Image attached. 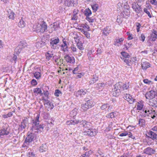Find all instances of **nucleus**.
Instances as JSON below:
<instances>
[{
    "label": "nucleus",
    "mask_w": 157,
    "mask_h": 157,
    "mask_svg": "<svg viewBox=\"0 0 157 157\" xmlns=\"http://www.w3.org/2000/svg\"><path fill=\"white\" fill-rule=\"evenodd\" d=\"M91 152L90 151L86 152L85 154H83V156H84L85 157H89Z\"/></svg>",
    "instance_id": "nucleus-56"
},
{
    "label": "nucleus",
    "mask_w": 157,
    "mask_h": 157,
    "mask_svg": "<svg viewBox=\"0 0 157 157\" xmlns=\"http://www.w3.org/2000/svg\"><path fill=\"white\" fill-rule=\"evenodd\" d=\"M123 85V83L119 82L114 86V88L112 89L113 96L117 97L119 95L121 91H122V86Z\"/></svg>",
    "instance_id": "nucleus-1"
},
{
    "label": "nucleus",
    "mask_w": 157,
    "mask_h": 157,
    "mask_svg": "<svg viewBox=\"0 0 157 157\" xmlns=\"http://www.w3.org/2000/svg\"><path fill=\"white\" fill-rule=\"evenodd\" d=\"M17 59V56L16 55H14L13 57L11 59V61L12 62H13V61H14V62L15 63L16 62V61Z\"/></svg>",
    "instance_id": "nucleus-64"
},
{
    "label": "nucleus",
    "mask_w": 157,
    "mask_h": 157,
    "mask_svg": "<svg viewBox=\"0 0 157 157\" xmlns=\"http://www.w3.org/2000/svg\"><path fill=\"white\" fill-rule=\"evenodd\" d=\"M83 133L84 135H88L90 136H94L96 134V132L95 130L90 128L85 130Z\"/></svg>",
    "instance_id": "nucleus-11"
},
{
    "label": "nucleus",
    "mask_w": 157,
    "mask_h": 157,
    "mask_svg": "<svg viewBox=\"0 0 157 157\" xmlns=\"http://www.w3.org/2000/svg\"><path fill=\"white\" fill-rule=\"evenodd\" d=\"M125 99H126L130 103H132L134 102L135 99L132 98V96L129 94H126L125 96Z\"/></svg>",
    "instance_id": "nucleus-23"
},
{
    "label": "nucleus",
    "mask_w": 157,
    "mask_h": 157,
    "mask_svg": "<svg viewBox=\"0 0 157 157\" xmlns=\"http://www.w3.org/2000/svg\"><path fill=\"white\" fill-rule=\"evenodd\" d=\"M122 86V90H127L129 87L128 83H123V85Z\"/></svg>",
    "instance_id": "nucleus-45"
},
{
    "label": "nucleus",
    "mask_w": 157,
    "mask_h": 157,
    "mask_svg": "<svg viewBox=\"0 0 157 157\" xmlns=\"http://www.w3.org/2000/svg\"><path fill=\"white\" fill-rule=\"evenodd\" d=\"M46 56L47 59L48 60L50 59L52 57L53 59H55V62H58L59 59H56V56H53V54L52 53V52L48 51L46 54Z\"/></svg>",
    "instance_id": "nucleus-16"
},
{
    "label": "nucleus",
    "mask_w": 157,
    "mask_h": 157,
    "mask_svg": "<svg viewBox=\"0 0 157 157\" xmlns=\"http://www.w3.org/2000/svg\"><path fill=\"white\" fill-rule=\"evenodd\" d=\"M28 123V120L27 118H25L23 119L21 122V124L19 125L20 128H19V130H22L25 129L27 127V124Z\"/></svg>",
    "instance_id": "nucleus-14"
},
{
    "label": "nucleus",
    "mask_w": 157,
    "mask_h": 157,
    "mask_svg": "<svg viewBox=\"0 0 157 157\" xmlns=\"http://www.w3.org/2000/svg\"><path fill=\"white\" fill-rule=\"evenodd\" d=\"M106 84L104 83H99L97 84V85H96V86H95V87H96L97 88V89H98L100 88V87H104L105 85Z\"/></svg>",
    "instance_id": "nucleus-39"
},
{
    "label": "nucleus",
    "mask_w": 157,
    "mask_h": 157,
    "mask_svg": "<svg viewBox=\"0 0 157 157\" xmlns=\"http://www.w3.org/2000/svg\"><path fill=\"white\" fill-rule=\"evenodd\" d=\"M157 38V31L153 30L151 35V39L152 41H155V39Z\"/></svg>",
    "instance_id": "nucleus-22"
},
{
    "label": "nucleus",
    "mask_w": 157,
    "mask_h": 157,
    "mask_svg": "<svg viewBox=\"0 0 157 157\" xmlns=\"http://www.w3.org/2000/svg\"><path fill=\"white\" fill-rule=\"evenodd\" d=\"M151 112V111L150 110H147V111L146 110H145L144 113H142L141 115L142 116L144 117H146V116H148V114H150V113Z\"/></svg>",
    "instance_id": "nucleus-35"
},
{
    "label": "nucleus",
    "mask_w": 157,
    "mask_h": 157,
    "mask_svg": "<svg viewBox=\"0 0 157 157\" xmlns=\"http://www.w3.org/2000/svg\"><path fill=\"white\" fill-rule=\"evenodd\" d=\"M76 45L78 48L80 50H82L84 49V48L83 46V44L81 42H78L77 43Z\"/></svg>",
    "instance_id": "nucleus-38"
},
{
    "label": "nucleus",
    "mask_w": 157,
    "mask_h": 157,
    "mask_svg": "<svg viewBox=\"0 0 157 157\" xmlns=\"http://www.w3.org/2000/svg\"><path fill=\"white\" fill-rule=\"evenodd\" d=\"M31 84L33 86H36L37 85V82L35 79H33L31 81Z\"/></svg>",
    "instance_id": "nucleus-52"
},
{
    "label": "nucleus",
    "mask_w": 157,
    "mask_h": 157,
    "mask_svg": "<svg viewBox=\"0 0 157 157\" xmlns=\"http://www.w3.org/2000/svg\"><path fill=\"white\" fill-rule=\"evenodd\" d=\"M34 137V133L29 132L28 136L25 140V143L28 144L33 141Z\"/></svg>",
    "instance_id": "nucleus-10"
},
{
    "label": "nucleus",
    "mask_w": 157,
    "mask_h": 157,
    "mask_svg": "<svg viewBox=\"0 0 157 157\" xmlns=\"http://www.w3.org/2000/svg\"><path fill=\"white\" fill-rule=\"evenodd\" d=\"M98 80V77L96 76H92L89 82L90 84H93Z\"/></svg>",
    "instance_id": "nucleus-29"
},
{
    "label": "nucleus",
    "mask_w": 157,
    "mask_h": 157,
    "mask_svg": "<svg viewBox=\"0 0 157 157\" xmlns=\"http://www.w3.org/2000/svg\"><path fill=\"white\" fill-rule=\"evenodd\" d=\"M143 104L142 103H138L137 105V109L138 110H141L143 107Z\"/></svg>",
    "instance_id": "nucleus-43"
},
{
    "label": "nucleus",
    "mask_w": 157,
    "mask_h": 157,
    "mask_svg": "<svg viewBox=\"0 0 157 157\" xmlns=\"http://www.w3.org/2000/svg\"><path fill=\"white\" fill-rule=\"evenodd\" d=\"M141 66L143 69L146 70L150 67V64L147 62H144L141 63Z\"/></svg>",
    "instance_id": "nucleus-26"
},
{
    "label": "nucleus",
    "mask_w": 157,
    "mask_h": 157,
    "mask_svg": "<svg viewBox=\"0 0 157 157\" xmlns=\"http://www.w3.org/2000/svg\"><path fill=\"white\" fill-rule=\"evenodd\" d=\"M86 19L89 22H93L94 21V19H92L91 17H86Z\"/></svg>",
    "instance_id": "nucleus-62"
},
{
    "label": "nucleus",
    "mask_w": 157,
    "mask_h": 157,
    "mask_svg": "<svg viewBox=\"0 0 157 157\" xmlns=\"http://www.w3.org/2000/svg\"><path fill=\"white\" fill-rule=\"evenodd\" d=\"M92 104L90 100L86 101L85 103L81 105V108L84 111H86L91 108Z\"/></svg>",
    "instance_id": "nucleus-8"
},
{
    "label": "nucleus",
    "mask_w": 157,
    "mask_h": 157,
    "mask_svg": "<svg viewBox=\"0 0 157 157\" xmlns=\"http://www.w3.org/2000/svg\"><path fill=\"white\" fill-rule=\"evenodd\" d=\"M124 61L125 63H126V64H127L128 66H130L131 62V60L129 59H125L124 60Z\"/></svg>",
    "instance_id": "nucleus-51"
},
{
    "label": "nucleus",
    "mask_w": 157,
    "mask_h": 157,
    "mask_svg": "<svg viewBox=\"0 0 157 157\" xmlns=\"http://www.w3.org/2000/svg\"><path fill=\"white\" fill-rule=\"evenodd\" d=\"M64 58L66 61L68 63H74L75 62L74 58L72 56H69L68 55H67L65 56Z\"/></svg>",
    "instance_id": "nucleus-20"
},
{
    "label": "nucleus",
    "mask_w": 157,
    "mask_h": 157,
    "mask_svg": "<svg viewBox=\"0 0 157 157\" xmlns=\"http://www.w3.org/2000/svg\"><path fill=\"white\" fill-rule=\"evenodd\" d=\"M148 137L151 138L153 140H157V134L151 130H149L148 132Z\"/></svg>",
    "instance_id": "nucleus-18"
},
{
    "label": "nucleus",
    "mask_w": 157,
    "mask_h": 157,
    "mask_svg": "<svg viewBox=\"0 0 157 157\" xmlns=\"http://www.w3.org/2000/svg\"><path fill=\"white\" fill-rule=\"evenodd\" d=\"M139 38L140 40L144 42L145 38V36L144 34H141L140 36H139Z\"/></svg>",
    "instance_id": "nucleus-46"
},
{
    "label": "nucleus",
    "mask_w": 157,
    "mask_h": 157,
    "mask_svg": "<svg viewBox=\"0 0 157 157\" xmlns=\"http://www.w3.org/2000/svg\"><path fill=\"white\" fill-rule=\"evenodd\" d=\"M71 49L73 52H75L77 51V49L75 45L72 44L70 47Z\"/></svg>",
    "instance_id": "nucleus-47"
},
{
    "label": "nucleus",
    "mask_w": 157,
    "mask_h": 157,
    "mask_svg": "<svg viewBox=\"0 0 157 157\" xmlns=\"http://www.w3.org/2000/svg\"><path fill=\"white\" fill-rule=\"evenodd\" d=\"M111 32L110 27L107 26L104 28L103 30V34L106 36H107L109 33Z\"/></svg>",
    "instance_id": "nucleus-21"
},
{
    "label": "nucleus",
    "mask_w": 157,
    "mask_h": 157,
    "mask_svg": "<svg viewBox=\"0 0 157 157\" xmlns=\"http://www.w3.org/2000/svg\"><path fill=\"white\" fill-rule=\"evenodd\" d=\"M132 45V44L130 43H126V44H124V46L127 49H128V48L130 47L131 45Z\"/></svg>",
    "instance_id": "nucleus-58"
},
{
    "label": "nucleus",
    "mask_w": 157,
    "mask_h": 157,
    "mask_svg": "<svg viewBox=\"0 0 157 157\" xmlns=\"http://www.w3.org/2000/svg\"><path fill=\"white\" fill-rule=\"evenodd\" d=\"M128 134V132L127 131H125L123 133H121L120 134L119 136H125Z\"/></svg>",
    "instance_id": "nucleus-55"
},
{
    "label": "nucleus",
    "mask_w": 157,
    "mask_h": 157,
    "mask_svg": "<svg viewBox=\"0 0 157 157\" xmlns=\"http://www.w3.org/2000/svg\"><path fill=\"white\" fill-rule=\"evenodd\" d=\"M124 8L125 7H124ZM130 11L129 8H127L126 9L124 8V10L123 11V12L121 14V16L123 17L126 18L127 17L130 15Z\"/></svg>",
    "instance_id": "nucleus-19"
},
{
    "label": "nucleus",
    "mask_w": 157,
    "mask_h": 157,
    "mask_svg": "<svg viewBox=\"0 0 157 157\" xmlns=\"http://www.w3.org/2000/svg\"><path fill=\"white\" fill-rule=\"evenodd\" d=\"M44 124H39L37 125L35 127V128L34 129V130H37L39 131V132H41L43 131L44 128Z\"/></svg>",
    "instance_id": "nucleus-28"
},
{
    "label": "nucleus",
    "mask_w": 157,
    "mask_h": 157,
    "mask_svg": "<svg viewBox=\"0 0 157 157\" xmlns=\"http://www.w3.org/2000/svg\"><path fill=\"white\" fill-rule=\"evenodd\" d=\"M69 45V42L67 41L65 39H63V44L61 46V50L64 52H68Z\"/></svg>",
    "instance_id": "nucleus-3"
},
{
    "label": "nucleus",
    "mask_w": 157,
    "mask_h": 157,
    "mask_svg": "<svg viewBox=\"0 0 157 157\" xmlns=\"http://www.w3.org/2000/svg\"><path fill=\"white\" fill-rule=\"evenodd\" d=\"M128 135L129 137H130L133 139H135V137L134 136H133L132 133L130 132H128Z\"/></svg>",
    "instance_id": "nucleus-60"
},
{
    "label": "nucleus",
    "mask_w": 157,
    "mask_h": 157,
    "mask_svg": "<svg viewBox=\"0 0 157 157\" xmlns=\"http://www.w3.org/2000/svg\"><path fill=\"white\" fill-rule=\"evenodd\" d=\"M80 121L78 120H70L67 121L66 122V124L67 125H69L70 124L75 125L77 124L78 123H80Z\"/></svg>",
    "instance_id": "nucleus-24"
},
{
    "label": "nucleus",
    "mask_w": 157,
    "mask_h": 157,
    "mask_svg": "<svg viewBox=\"0 0 157 157\" xmlns=\"http://www.w3.org/2000/svg\"><path fill=\"white\" fill-rule=\"evenodd\" d=\"M144 11L147 14L148 16L150 18L152 16H151V14L150 13L149 11L148 10L147 8H144Z\"/></svg>",
    "instance_id": "nucleus-48"
},
{
    "label": "nucleus",
    "mask_w": 157,
    "mask_h": 157,
    "mask_svg": "<svg viewBox=\"0 0 157 157\" xmlns=\"http://www.w3.org/2000/svg\"><path fill=\"white\" fill-rule=\"evenodd\" d=\"M27 45V43L25 42H21L18 46H21V48L22 49L24 48Z\"/></svg>",
    "instance_id": "nucleus-41"
},
{
    "label": "nucleus",
    "mask_w": 157,
    "mask_h": 157,
    "mask_svg": "<svg viewBox=\"0 0 157 157\" xmlns=\"http://www.w3.org/2000/svg\"><path fill=\"white\" fill-rule=\"evenodd\" d=\"M144 82L145 83L147 84H150L151 82V81L148 80L147 79H145L143 80Z\"/></svg>",
    "instance_id": "nucleus-57"
},
{
    "label": "nucleus",
    "mask_w": 157,
    "mask_h": 157,
    "mask_svg": "<svg viewBox=\"0 0 157 157\" xmlns=\"http://www.w3.org/2000/svg\"><path fill=\"white\" fill-rule=\"evenodd\" d=\"M62 94V92L59 90H55V95L57 97L59 96L60 94Z\"/></svg>",
    "instance_id": "nucleus-49"
},
{
    "label": "nucleus",
    "mask_w": 157,
    "mask_h": 157,
    "mask_svg": "<svg viewBox=\"0 0 157 157\" xmlns=\"http://www.w3.org/2000/svg\"><path fill=\"white\" fill-rule=\"evenodd\" d=\"M80 124L82 127H83L84 131L85 130H86L91 128L90 123L86 121H80Z\"/></svg>",
    "instance_id": "nucleus-9"
},
{
    "label": "nucleus",
    "mask_w": 157,
    "mask_h": 157,
    "mask_svg": "<svg viewBox=\"0 0 157 157\" xmlns=\"http://www.w3.org/2000/svg\"><path fill=\"white\" fill-rule=\"evenodd\" d=\"M150 2L153 5H157V1L156 0H151Z\"/></svg>",
    "instance_id": "nucleus-61"
},
{
    "label": "nucleus",
    "mask_w": 157,
    "mask_h": 157,
    "mask_svg": "<svg viewBox=\"0 0 157 157\" xmlns=\"http://www.w3.org/2000/svg\"><path fill=\"white\" fill-rule=\"evenodd\" d=\"M59 24L56 22L54 23L53 24H51L48 27L49 30H50L49 29H51V30H49V32L52 33L54 30H56L59 28Z\"/></svg>",
    "instance_id": "nucleus-17"
},
{
    "label": "nucleus",
    "mask_w": 157,
    "mask_h": 157,
    "mask_svg": "<svg viewBox=\"0 0 157 157\" xmlns=\"http://www.w3.org/2000/svg\"><path fill=\"white\" fill-rule=\"evenodd\" d=\"M77 3V0H64V5L68 7L75 6Z\"/></svg>",
    "instance_id": "nucleus-5"
},
{
    "label": "nucleus",
    "mask_w": 157,
    "mask_h": 157,
    "mask_svg": "<svg viewBox=\"0 0 157 157\" xmlns=\"http://www.w3.org/2000/svg\"><path fill=\"white\" fill-rule=\"evenodd\" d=\"M43 100L44 102V104H46L47 105H50L51 106V102L50 101H48V100L44 99Z\"/></svg>",
    "instance_id": "nucleus-59"
},
{
    "label": "nucleus",
    "mask_w": 157,
    "mask_h": 157,
    "mask_svg": "<svg viewBox=\"0 0 157 157\" xmlns=\"http://www.w3.org/2000/svg\"><path fill=\"white\" fill-rule=\"evenodd\" d=\"M34 76L36 79H39L41 77L40 73L38 71H36L33 73Z\"/></svg>",
    "instance_id": "nucleus-33"
},
{
    "label": "nucleus",
    "mask_w": 157,
    "mask_h": 157,
    "mask_svg": "<svg viewBox=\"0 0 157 157\" xmlns=\"http://www.w3.org/2000/svg\"><path fill=\"white\" fill-rule=\"evenodd\" d=\"M20 46H18L15 49V52L17 54H19L21 51L22 49L21 48Z\"/></svg>",
    "instance_id": "nucleus-40"
},
{
    "label": "nucleus",
    "mask_w": 157,
    "mask_h": 157,
    "mask_svg": "<svg viewBox=\"0 0 157 157\" xmlns=\"http://www.w3.org/2000/svg\"><path fill=\"white\" fill-rule=\"evenodd\" d=\"M40 116V114H37V116L34 118V119L32 120V126L31 128V130L33 131L34 130V129L35 128L36 126L39 124V118Z\"/></svg>",
    "instance_id": "nucleus-6"
},
{
    "label": "nucleus",
    "mask_w": 157,
    "mask_h": 157,
    "mask_svg": "<svg viewBox=\"0 0 157 157\" xmlns=\"http://www.w3.org/2000/svg\"><path fill=\"white\" fill-rule=\"evenodd\" d=\"M93 10L95 12L98 9V6L97 4H95L91 6Z\"/></svg>",
    "instance_id": "nucleus-42"
},
{
    "label": "nucleus",
    "mask_w": 157,
    "mask_h": 157,
    "mask_svg": "<svg viewBox=\"0 0 157 157\" xmlns=\"http://www.w3.org/2000/svg\"><path fill=\"white\" fill-rule=\"evenodd\" d=\"M25 23L22 18L20 20L18 23V26L21 28L24 27H25Z\"/></svg>",
    "instance_id": "nucleus-31"
},
{
    "label": "nucleus",
    "mask_w": 157,
    "mask_h": 157,
    "mask_svg": "<svg viewBox=\"0 0 157 157\" xmlns=\"http://www.w3.org/2000/svg\"><path fill=\"white\" fill-rule=\"evenodd\" d=\"M143 152L148 155H151L156 152V151L150 147H149L144 149Z\"/></svg>",
    "instance_id": "nucleus-12"
},
{
    "label": "nucleus",
    "mask_w": 157,
    "mask_h": 157,
    "mask_svg": "<svg viewBox=\"0 0 157 157\" xmlns=\"http://www.w3.org/2000/svg\"><path fill=\"white\" fill-rule=\"evenodd\" d=\"M48 150V147L46 144H43L39 148V150L41 152L47 151Z\"/></svg>",
    "instance_id": "nucleus-25"
},
{
    "label": "nucleus",
    "mask_w": 157,
    "mask_h": 157,
    "mask_svg": "<svg viewBox=\"0 0 157 157\" xmlns=\"http://www.w3.org/2000/svg\"><path fill=\"white\" fill-rule=\"evenodd\" d=\"M78 17L77 15L73 14L71 17V20H76L78 19Z\"/></svg>",
    "instance_id": "nucleus-63"
},
{
    "label": "nucleus",
    "mask_w": 157,
    "mask_h": 157,
    "mask_svg": "<svg viewBox=\"0 0 157 157\" xmlns=\"http://www.w3.org/2000/svg\"><path fill=\"white\" fill-rule=\"evenodd\" d=\"M87 92V90L86 89H81L80 90L75 92V94L76 97H78L79 96L82 97Z\"/></svg>",
    "instance_id": "nucleus-15"
},
{
    "label": "nucleus",
    "mask_w": 157,
    "mask_h": 157,
    "mask_svg": "<svg viewBox=\"0 0 157 157\" xmlns=\"http://www.w3.org/2000/svg\"><path fill=\"white\" fill-rule=\"evenodd\" d=\"M8 17L9 19L13 20L14 19L15 14L12 11L9 10L8 11Z\"/></svg>",
    "instance_id": "nucleus-27"
},
{
    "label": "nucleus",
    "mask_w": 157,
    "mask_h": 157,
    "mask_svg": "<svg viewBox=\"0 0 157 157\" xmlns=\"http://www.w3.org/2000/svg\"><path fill=\"white\" fill-rule=\"evenodd\" d=\"M136 26L137 31L139 32L140 31V29L141 26V25L139 23L136 22Z\"/></svg>",
    "instance_id": "nucleus-50"
},
{
    "label": "nucleus",
    "mask_w": 157,
    "mask_h": 157,
    "mask_svg": "<svg viewBox=\"0 0 157 157\" xmlns=\"http://www.w3.org/2000/svg\"><path fill=\"white\" fill-rule=\"evenodd\" d=\"M116 114V113L114 112H112L109 113L107 114L106 117L108 118H113L115 117V115Z\"/></svg>",
    "instance_id": "nucleus-36"
},
{
    "label": "nucleus",
    "mask_w": 157,
    "mask_h": 157,
    "mask_svg": "<svg viewBox=\"0 0 157 157\" xmlns=\"http://www.w3.org/2000/svg\"><path fill=\"white\" fill-rule=\"evenodd\" d=\"M4 133H3L4 135H7L10 132V129L9 127L3 128Z\"/></svg>",
    "instance_id": "nucleus-32"
},
{
    "label": "nucleus",
    "mask_w": 157,
    "mask_h": 157,
    "mask_svg": "<svg viewBox=\"0 0 157 157\" xmlns=\"http://www.w3.org/2000/svg\"><path fill=\"white\" fill-rule=\"evenodd\" d=\"M140 4L136 2H134L132 4V8L133 10L136 13H139L142 11V8Z\"/></svg>",
    "instance_id": "nucleus-4"
},
{
    "label": "nucleus",
    "mask_w": 157,
    "mask_h": 157,
    "mask_svg": "<svg viewBox=\"0 0 157 157\" xmlns=\"http://www.w3.org/2000/svg\"><path fill=\"white\" fill-rule=\"evenodd\" d=\"M150 105L154 107L157 108V101L155 100H153L152 101V102H150Z\"/></svg>",
    "instance_id": "nucleus-37"
},
{
    "label": "nucleus",
    "mask_w": 157,
    "mask_h": 157,
    "mask_svg": "<svg viewBox=\"0 0 157 157\" xmlns=\"http://www.w3.org/2000/svg\"><path fill=\"white\" fill-rule=\"evenodd\" d=\"M109 105L108 104H105L103 105L101 107V108L102 110H104L106 109L108 106Z\"/></svg>",
    "instance_id": "nucleus-53"
},
{
    "label": "nucleus",
    "mask_w": 157,
    "mask_h": 157,
    "mask_svg": "<svg viewBox=\"0 0 157 157\" xmlns=\"http://www.w3.org/2000/svg\"><path fill=\"white\" fill-rule=\"evenodd\" d=\"M121 54L122 55L123 57L126 58H129L130 57V56L128 55V54L127 53L125 52H121Z\"/></svg>",
    "instance_id": "nucleus-44"
},
{
    "label": "nucleus",
    "mask_w": 157,
    "mask_h": 157,
    "mask_svg": "<svg viewBox=\"0 0 157 157\" xmlns=\"http://www.w3.org/2000/svg\"><path fill=\"white\" fill-rule=\"evenodd\" d=\"M156 94L157 93L156 91L151 90L147 92L145 96L146 99H150L155 98Z\"/></svg>",
    "instance_id": "nucleus-7"
},
{
    "label": "nucleus",
    "mask_w": 157,
    "mask_h": 157,
    "mask_svg": "<svg viewBox=\"0 0 157 157\" xmlns=\"http://www.w3.org/2000/svg\"><path fill=\"white\" fill-rule=\"evenodd\" d=\"M84 15L86 16V17H89L91 14L92 12L91 11L89 8H87L85 9L84 12Z\"/></svg>",
    "instance_id": "nucleus-30"
},
{
    "label": "nucleus",
    "mask_w": 157,
    "mask_h": 157,
    "mask_svg": "<svg viewBox=\"0 0 157 157\" xmlns=\"http://www.w3.org/2000/svg\"><path fill=\"white\" fill-rule=\"evenodd\" d=\"M59 40L58 38L54 39H52L51 40L50 46L52 48L55 49L56 48L57 44L59 42Z\"/></svg>",
    "instance_id": "nucleus-13"
},
{
    "label": "nucleus",
    "mask_w": 157,
    "mask_h": 157,
    "mask_svg": "<svg viewBox=\"0 0 157 157\" xmlns=\"http://www.w3.org/2000/svg\"><path fill=\"white\" fill-rule=\"evenodd\" d=\"M145 121L143 119H139V124H141V125H144L145 124Z\"/></svg>",
    "instance_id": "nucleus-54"
},
{
    "label": "nucleus",
    "mask_w": 157,
    "mask_h": 157,
    "mask_svg": "<svg viewBox=\"0 0 157 157\" xmlns=\"http://www.w3.org/2000/svg\"><path fill=\"white\" fill-rule=\"evenodd\" d=\"M47 28L46 23L44 21H43L42 23L37 26L36 30L38 32L43 33L47 30Z\"/></svg>",
    "instance_id": "nucleus-2"
},
{
    "label": "nucleus",
    "mask_w": 157,
    "mask_h": 157,
    "mask_svg": "<svg viewBox=\"0 0 157 157\" xmlns=\"http://www.w3.org/2000/svg\"><path fill=\"white\" fill-rule=\"evenodd\" d=\"M33 92L34 93L37 94H43L41 88H36L34 89L33 90Z\"/></svg>",
    "instance_id": "nucleus-34"
}]
</instances>
